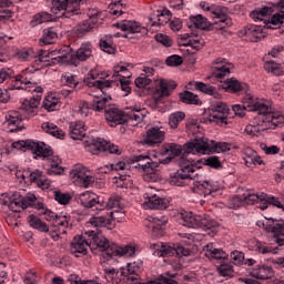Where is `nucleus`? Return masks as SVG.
<instances>
[{
    "instance_id": "41",
    "label": "nucleus",
    "mask_w": 284,
    "mask_h": 284,
    "mask_svg": "<svg viewBox=\"0 0 284 284\" xmlns=\"http://www.w3.org/2000/svg\"><path fill=\"white\" fill-rule=\"evenodd\" d=\"M94 26H97V21L94 20H85L78 26L73 28L74 34H78L79 37H83L88 34L91 30L94 29Z\"/></svg>"
},
{
    "instance_id": "36",
    "label": "nucleus",
    "mask_w": 284,
    "mask_h": 284,
    "mask_svg": "<svg viewBox=\"0 0 284 284\" xmlns=\"http://www.w3.org/2000/svg\"><path fill=\"white\" fill-rule=\"evenodd\" d=\"M186 26L191 30H207V28H210V22L207 21V18L203 17L202 14H197L192 16L190 18V21H187Z\"/></svg>"
},
{
    "instance_id": "30",
    "label": "nucleus",
    "mask_w": 284,
    "mask_h": 284,
    "mask_svg": "<svg viewBox=\"0 0 284 284\" xmlns=\"http://www.w3.org/2000/svg\"><path fill=\"white\" fill-rule=\"evenodd\" d=\"M85 227H95V230H88L87 232H99V227H106V230H112V221L105 219V216H93L85 223Z\"/></svg>"
},
{
    "instance_id": "54",
    "label": "nucleus",
    "mask_w": 284,
    "mask_h": 284,
    "mask_svg": "<svg viewBox=\"0 0 284 284\" xmlns=\"http://www.w3.org/2000/svg\"><path fill=\"white\" fill-rule=\"evenodd\" d=\"M17 58L20 61H32V59H37V53L34 49H21L17 52Z\"/></svg>"
},
{
    "instance_id": "1",
    "label": "nucleus",
    "mask_w": 284,
    "mask_h": 284,
    "mask_svg": "<svg viewBox=\"0 0 284 284\" xmlns=\"http://www.w3.org/2000/svg\"><path fill=\"white\" fill-rule=\"evenodd\" d=\"M34 85H37V82L31 78V71L29 69L16 77L13 90H28V92H36V95L30 98V100H24L18 111L9 112L6 116L8 125L19 128L21 121H26V119H30V116H37L39 105L41 104L43 89Z\"/></svg>"
},
{
    "instance_id": "50",
    "label": "nucleus",
    "mask_w": 284,
    "mask_h": 284,
    "mask_svg": "<svg viewBox=\"0 0 284 284\" xmlns=\"http://www.w3.org/2000/svg\"><path fill=\"white\" fill-rule=\"evenodd\" d=\"M170 19H172V11L169 9H163L159 14H158V22L150 20L152 26H165V23L170 22Z\"/></svg>"
},
{
    "instance_id": "8",
    "label": "nucleus",
    "mask_w": 284,
    "mask_h": 284,
    "mask_svg": "<svg viewBox=\"0 0 284 284\" xmlns=\"http://www.w3.org/2000/svg\"><path fill=\"white\" fill-rule=\"evenodd\" d=\"M182 225L185 227L201 229L204 232L211 230L212 234H216V227H219V222H215L207 214L195 215L192 212H184L181 214Z\"/></svg>"
},
{
    "instance_id": "44",
    "label": "nucleus",
    "mask_w": 284,
    "mask_h": 284,
    "mask_svg": "<svg viewBox=\"0 0 284 284\" xmlns=\"http://www.w3.org/2000/svg\"><path fill=\"white\" fill-rule=\"evenodd\" d=\"M195 90L203 92L204 94H209L210 97H214V99H221V94L216 91V88L203 83V82H193Z\"/></svg>"
},
{
    "instance_id": "61",
    "label": "nucleus",
    "mask_w": 284,
    "mask_h": 284,
    "mask_svg": "<svg viewBox=\"0 0 284 284\" xmlns=\"http://www.w3.org/2000/svg\"><path fill=\"white\" fill-rule=\"evenodd\" d=\"M220 276H234V267L230 264H221L217 267Z\"/></svg>"
},
{
    "instance_id": "33",
    "label": "nucleus",
    "mask_w": 284,
    "mask_h": 284,
    "mask_svg": "<svg viewBox=\"0 0 284 284\" xmlns=\"http://www.w3.org/2000/svg\"><path fill=\"white\" fill-rule=\"evenodd\" d=\"M263 230L266 232H271L274 236H281L284 232V221L283 220H274L267 219L266 223H263Z\"/></svg>"
},
{
    "instance_id": "28",
    "label": "nucleus",
    "mask_w": 284,
    "mask_h": 284,
    "mask_svg": "<svg viewBox=\"0 0 284 284\" xmlns=\"http://www.w3.org/2000/svg\"><path fill=\"white\" fill-rule=\"evenodd\" d=\"M30 152L34 154V156H40V159H48L51 154H54L52 148L44 142H36L31 140L29 144Z\"/></svg>"
},
{
    "instance_id": "6",
    "label": "nucleus",
    "mask_w": 284,
    "mask_h": 284,
    "mask_svg": "<svg viewBox=\"0 0 284 284\" xmlns=\"http://www.w3.org/2000/svg\"><path fill=\"white\" fill-rule=\"evenodd\" d=\"M87 0H53L51 12L54 14L55 19H72L77 21L81 14H83V9L81 8Z\"/></svg>"
},
{
    "instance_id": "38",
    "label": "nucleus",
    "mask_w": 284,
    "mask_h": 284,
    "mask_svg": "<svg viewBox=\"0 0 284 284\" xmlns=\"http://www.w3.org/2000/svg\"><path fill=\"white\" fill-rule=\"evenodd\" d=\"M251 276H253V278L267 281V278L274 276V272L272 271V266H256L255 268L252 270Z\"/></svg>"
},
{
    "instance_id": "31",
    "label": "nucleus",
    "mask_w": 284,
    "mask_h": 284,
    "mask_svg": "<svg viewBox=\"0 0 284 284\" xmlns=\"http://www.w3.org/2000/svg\"><path fill=\"white\" fill-rule=\"evenodd\" d=\"M43 215L49 223H52L53 227H59V225H61L62 227H69L70 225V222L68 221V216L65 215L61 216L54 213L53 211H51L50 209H47L43 212Z\"/></svg>"
},
{
    "instance_id": "32",
    "label": "nucleus",
    "mask_w": 284,
    "mask_h": 284,
    "mask_svg": "<svg viewBox=\"0 0 284 284\" xmlns=\"http://www.w3.org/2000/svg\"><path fill=\"white\" fill-rule=\"evenodd\" d=\"M204 256L206 258H215V261H225L227 258V253L223 248L214 247L213 243H209L203 246Z\"/></svg>"
},
{
    "instance_id": "27",
    "label": "nucleus",
    "mask_w": 284,
    "mask_h": 284,
    "mask_svg": "<svg viewBox=\"0 0 284 284\" xmlns=\"http://www.w3.org/2000/svg\"><path fill=\"white\" fill-rule=\"evenodd\" d=\"M212 14H213L215 26L220 24L221 30H223L225 28H230V26H232V18H230V17H227V14H225L224 7H221V6L215 7L212 10Z\"/></svg>"
},
{
    "instance_id": "64",
    "label": "nucleus",
    "mask_w": 284,
    "mask_h": 284,
    "mask_svg": "<svg viewBox=\"0 0 284 284\" xmlns=\"http://www.w3.org/2000/svg\"><path fill=\"white\" fill-rule=\"evenodd\" d=\"M14 77V71L10 68H1L0 69V83H4V81H10V78Z\"/></svg>"
},
{
    "instance_id": "4",
    "label": "nucleus",
    "mask_w": 284,
    "mask_h": 284,
    "mask_svg": "<svg viewBox=\"0 0 284 284\" xmlns=\"http://www.w3.org/2000/svg\"><path fill=\"white\" fill-rule=\"evenodd\" d=\"M187 154H196L199 156L203 154H214L220 152H230V143L215 142L207 138L195 139L185 144Z\"/></svg>"
},
{
    "instance_id": "43",
    "label": "nucleus",
    "mask_w": 284,
    "mask_h": 284,
    "mask_svg": "<svg viewBox=\"0 0 284 284\" xmlns=\"http://www.w3.org/2000/svg\"><path fill=\"white\" fill-rule=\"evenodd\" d=\"M90 95L93 97L91 108L95 112H101L102 110L105 111V109L108 108V106H105L108 101H110V99H112L111 97H109V98L108 97H99V95H95L94 93H90Z\"/></svg>"
},
{
    "instance_id": "56",
    "label": "nucleus",
    "mask_w": 284,
    "mask_h": 284,
    "mask_svg": "<svg viewBox=\"0 0 284 284\" xmlns=\"http://www.w3.org/2000/svg\"><path fill=\"white\" fill-rule=\"evenodd\" d=\"M61 82L69 88H77L79 85V81L77 80V75L72 73H63L61 77Z\"/></svg>"
},
{
    "instance_id": "29",
    "label": "nucleus",
    "mask_w": 284,
    "mask_h": 284,
    "mask_svg": "<svg viewBox=\"0 0 284 284\" xmlns=\"http://www.w3.org/2000/svg\"><path fill=\"white\" fill-rule=\"evenodd\" d=\"M193 185H195L203 196H210L214 194V192H219V190H221V185L212 181H194Z\"/></svg>"
},
{
    "instance_id": "15",
    "label": "nucleus",
    "mask_w": 284,
    "mask_h": 284,
    "mask_svg": "<svg viewBox=\"0 0 284 284\" xmlns=\"http://www.w3.org/2000/svg\"><path fill=\"white\" fill-rule=\"evenodd\" d=\"M243 105L248 112H256L261 114H276L272 111V106L265 102H258L252 94H246L243 98Z\"/></svg>"
},
{
    "instance_id": "47",
    "label": "nucleus",
    "mask_w": 284,
    "mask_h": 284,
    "mask_svg": "<svg viewBox=\"0 0 284 284\" xmlns=\"http://www.w3.org/2000/svg\"><path fill=\"white\" fill-rule=\"evenodd\" d=\"M179 97L180 101H182V103H186V105H201V99H199V95L190 91H184L180 93Z\"/></svg>"
},
{
    "instance_id": "58",
    "label": "nucleus",
    "mask_w": 284,
    "mask_h": 284,
    "mask_svg": "<svg viewBox=\"0 0 284 284\" xmlns=\"http://www.w3.org/2000/svg\"><path fill=\"white\" fill-rule=\"evenodd\" d=\"M27 176H29V181L31 183L38 184L43 176V172L39 170H36L33 172L27 171L26 173L22 174V179H26Z\"/></svg>"
},
{
    "instance_id": "13",
    "label": "nucleus",
    "mask_w": 284,
    "mask_h": 284,
    "mask_svg": "<svg viewBox=\"0 0 284 284\" xmlns=\"http://www.w3.org/2000/svg\"><path fill=\"white\" fill-rule=\"evenodd\" d=\"M230 114V108L225 102H216L211 108L209 115L210 123H216V125H227V116Z\"/></svg>"
},
{
    "instance_id": "7",
    "label": "nucleus",
    "mask_w": 284,
    "mask_h": 284,
    "mask_svg": "<svg viewBox=\"0 0 284 284\" xmlns=\"http://www.w3.org/2000/svg\"><path fill=\"white\" fill-rule=\"evenodd\" d=\"M186 154L190 153H187L184 144V154L178 160V165H180V169L170 174L172 185H176L178 187L185 185V181H194V179L199 176V173H196V166H194L196 162L185 158Z\"/></svg>"
},
{
    "instance_id": "34",
    "label": "nucleus",
    "mask_w": 284,
    "mask_h": 284,
    "mask_svg": "<svg viewBox=\"0 0 284 284\" xmlns=\"http://www.w3.org/2000/svg\"><path fill=\"white\" fill-rule=\"evenodd\" d=\"M62 172L63 169L61 166V159L52 153L49 158H47V173L50 176H57Z\"/></svg>"
},
{
    "instance_id": "39",
    "label": "nucleus",
    "mask_w": 284,
    "mask_h": 284,
    "mask_svg": "<svg viewBox=\"0 0 284 284\" xmlns=\"http://www.w3.org/2000/svg\"><path fill=\"white\" fill-rule=\"evenodd\" d=\"M43 108L48 112H54L61 108V100L57 97V93H50L43 100Z\"/></svg>"
},
{
    "instance_id": "60",
    "label": "nucleus",
    "mask_w": 284,
    "mask_h": 284,
    "mask_svg": "<svg viewBox=\"0 0 284 284\" xmlns=\"http://www.w3.org/2000/svg\"><path fill=\"white\" fill-rule=\"evenodd\" d=\"M165 63L170 68H179V65L183 64V58L181 55L173 54L166 58Z\"/></svg>"
},
{
    "instance_id": "20",
    "label": "nucleus",
    "mask_w": 284,
    "mask_h": 284,
    "mask_svg": "<svg viewBox=\"0 0 284 284\" xmlns=\"http://www.w3.org/2000/svg\"><path fill=\"white\" fill-rule=\"evenodd\" d=\"M232 68H234V65H232L225 58H216L212 62L213 77H215V79L230 77Z\"/></svg>"
},
{
    "instance_id": "5",
    "label": "nucleus",
    "mask_w": 284,
    "mask_h": 284,
    "mask_svg": "<svg viewBox=\"0 0 284 284\" xmlns=\"http://www.w3.org/2000/svg\"><path fill=\"white\" fill-rule=\"evenodd\" d=\"M284 116L278 113H265L260 114L253 119V123L246 125L245 132L250 136H256L260 132H265V130H275L278 125H283Z\"/></svg>"
},
{
    "instance_id": "40",
    "label": "nucleus",
    "mask_w": 284,
    "mask_h": 284,
    "mask_svg": "<svg viewBox=\"0 0 284 284\" xmlns=\"http://www.w3.org/2000/svg\"><path fill=\"white\" fill-rule=\"evenodd\" d=\"M42 130L43 132H45L47 134H51V136H54L55 139H65V132L57 126L54 123H42Z\"/></svg>"
},
{
    "instance_id": "57",
    "label": "nucleus",
    "mask_w": 284,
    "mask_h": 284,
    "mask_svg": "<svg viewBox=\"0 0 284 284\" xmlns=\"http://www.w3.org/2000/svg\"><path fill=\"white\" fill-rule=\"evenodd\" d=\"M9 207L12 212H21L23 210V202L21 195L13 194V199L10 201Z\"/></svg>"
},
{
    "instance_id": "35",
    "label": "nucleus",
    "mask_w": 284,
    "mask_h": 284,
    "mask_svg": "<svg viewBox=\"0 0 284 284\" xmlns=\"http://www.w3.org/2000/svg\"><path fill=\"white\" fill-rule=\"evenodd\" d=\"M69 134L73 141H81L85 136V122L78 121L69 124Z\"/></svg>"
},
{
    "instance_id": "59",
    "label": "nucleus",
    "mask_w": 284,
    "mask_h": 284,
    "mask_svg": "<svg viewBox=\"0 0 284 284\" xmlns=\"http://www.w3.org/2000/svg\"><path fill=\"white\" fill-rule=\"evenodd\" d=\"M71 196L69 193H62L61 191L54 192V200L60 203V205H68L71 201Z\"/></svg>"
},
{
    "instance_id": "3",
    "label": "nucleus",
    "mask_w": 284,
    "mask_h": 284,
    "mask_svg": "<svg viewBox=\"0 0 284 284\" xmlns=\"http://www.w3.org/2000/svg\"><path fill=\"white\" fill-rule=\"evenodd\" d=\"M88 247L90 250H100L102 252L105 250V237L99 231H85L83 235L74 236L71 242L70 252L79 258V254H88Z\"/></svg>"
},
{
    "instance_id": "25",
    "label": "nucleus",
    "mask_w": 284,
    "mask_h": 284,
    "mask_svg": "<svg viewBox=\"0 0 284 284\" xmlns=\"http://www.w3.org/2000/svg\"><path fill=\"white\" fill-rule=\"evenodd\" d=\"M122 32H128L129 34H148V29L142 27L139 22L132 20H124L116 24Z\"/></svg>"
},
{
    "instance_id": "51",
    "label": "nucleus",
    "mask_w": 284,
    "mask_h": 284,
    "mask_svg": "<svg viewBox=\"0 0 284 284\" xmlns=\"http://www.w3.org/2000/svg\"><path fill=\"white\" fill-rule=\"evenodd\" d=\"M264 70L275 77H281L283 74V67L274 61L265 62Z\"/></svg>"
},
{
    "instance_id": "26",
    "label": "nucleus",
    "mask_w": 284,
    "mask_h": 284,
    "mask_svg": "<svg viewBox=\"0 0 284 284\" xmlns=\"http://www.w3.org/2000/svg\"><path fill=\"white\" fill-rule=\"evenodd\" d=\"M79 201L80 205L87 209L95 207V210H99V207H101V197L90 191L81 193L79 196Z\"/></svg>"
},
{
    "instance_id": "63",
    "label": "nucleus",
    "mask_w": 284,
    "mask_h": 284,
    "mask_svg": "<svg viewBox=\"0 0 284 284\" xmlns=\"http://www.w3.org/2000/svg\"><path fill=\"white\" fill-rule=\"evenodd\" d=\"M68 226H61L58 225L55 227L52 226L50 236L51 239H53V241H59V236H61V234H67Z\"/></svg>"
},
{
    "instance_id": "12",
    "label": "nucleus",
    "mask_w": 284,
    "mask_h": 284,
    "mask_svg": "<svg viewBox=\"0 0 284 284\" xmlns=\"http://www.w3.org/2000/svg\"><path fill=\"white\" fill-rule=\"evenodd\" d=\"M141 262L128 263L125 267L120 268V281H124L126 284H141Z\"/></svg>"
},
{
    "instance_id": "10",
    "label": "nucleus",
    "mask_w": 284,
    "mask_h": 284,
    "mask_svg": "<svg viewBox=\"0 0 284 284\" xmlns=\"http://www.w3.org/2000/svg\"><path fill=\"white\" fill-rule=\"evenodd\" d=\"M144 210H168L170 202L156 194V189L145 186L143 190Z\"/></svg>"
},
{
    "instance_id": "46",
    "label": "nucleus",
    "mask_w": 284,
    "mask_h": 284,
    "mask_svg": "<svg viewBox=\"0 0 284 284\" xmlns=\"http://www.w3.org/2000/svg\"><path fill=\"white\" fill-rule=\"evenodd\" d=\"M253 250L257 252V254H277L278 248H274L267 243L261 242V241H254L253 242Z\"/></svg>"
},
{
    "instance_id": "18",
    "label": "nucleus",
    "mask_w": 284,
    "mask_h": 284,
    "mask_svg": "<svg viewBox=\"0 0 284 284\" xmlns=\"http://www.w3.org/2000/svg\"><path fill=\"white\" fill-rule=\"evenodd\" d=\"M165 225H168V217L161 216V217H150L146 221V229L149 234L153 236V239H161L163 234H165Z\"/></svg>"
},
{
    "instance_id": "11",
    "label": "nucleus",
    "mask_w": 284,
    "mask_h": 284,
    "mask_svg": "<svg viewBox=\"0 0 284 284\" xmlns=\"http://www.w3.org/2000/svg\"><path fill=\"white\" fill-rule=\"evenodd\" d=\"M132 161H148L144 179L145 181L156 182L159 181L160 165H168V163H171L172 156H168L159 162H154L148 155H134Z\"/></svg>"
},
{
    "instance_id": "62",
    "label": "nucleus",
    "mask_w": 284,
    "mask_h": 284,
    "mask_svg": "<svg viewBox=\"0 0 284 284\" xmlns=\"http://www.w3.org/2000/svg\"><path fill=\"white\" fill-rule=\"evenodd\" d=\"M136 88L145 89L150 83H152V79L148 78L145 74H141L139 78L134 81Z\"/></svg>"
},
{
    "instance_id": "49",
    "label": "nucleus",
    "mask_w": 284,
    "mask_h": 284,
    "mask_svg": "<svg viewBox=\"0 0 284 284\" xmlns=\"http://www.w3.org/2000/svg\"><path fill=\"white\" fill-rule=\"evenodd\" d=\"M121 206V196L119 195H111L108 199V202H100V207H98L100 211L101 210H114L116 207Z\"/></svg>"
},
{
    "instance_id": "48",
    "label": "nucleus",
    "mask_w": 284,
    "mask_h": 284,
    "mask_svg": "<svg viewBox=\"0 0 284 284\" xmlns=\"http://www.w3.org/2000/svg\"><path fill=\"white\" fill-rule=\"evenodd\" d=\"M29 225L39 232H50V226L36 215H29Z\"/></svg>"
},
{
    "instance_id": "16",
    "label": "nucleus",
    "mask_w": 284,
    "mask_h": 284,
    "mask_svg": "<svg viewBox=\"0 0 284 284\" xmlns=\"http://www.w3.org/2000/svg\"><path fill=\"white\" fill-rule=\"evenodd\" d=\"M89 152L91 154H99L100 152H108L109 154H121L122 150L119 145L110 143L101 138H95L89 145Z\"/></svg>"
},
{
    "instance_id": "21",
    "label": "nucleus",
    "mask_w": 284,
    "mask_h": 284,
    "mask_svg": "<svg viewBox=\"0 0 284 284\" xmlns=\"http://www.w3.org/2000/svg\"><path fill=\"white\" fill-rule=\"evenodd\" d=\"M97 77H99V74H97V72L91 71L88 73L84 83H87V85L89 88H97V90H100L102 92V94H106L108 90H110V88H112V83H114V80L110 81V80H95Z\"/></svg>"
},
{
    "instance_id": "2",
    "label": "nucleus",
    "mask_w": 284,
    "mask_h": 284,
    "mask_svg": "<svg viewBox=\"0 0 284 284\" xmlns=\"http://www.w3.org/2000/svg\"><path fill=\"white\" fill-rule=\"evenodd\" d=\"M104 119L111 128L116 125H123L129 123L133 128L139 125L145 119V113L141 112V109H131L128 111H121L115 104L108 105L104 110Z\"/></svg>"
},
{
    "instance_id": "17",
    "label": "nucleus",
    "mask_w": 284,
    "mask_h": 284,
    "mask_svg": "<svg viewBox=\"0 0 284 284\" xmlns=\"http://www.w3.org/2000/svg\"><path fill=\"white\" fill-rule=\"evenodd\" d=\"M70 179L80 187H90L91 183H94V178L92 175H88L85 166L82 165L74 166L71 170Z\"/></svg>"
},
{
    "instance_id": "23",
    "label": "nucleus",
    "mask_w": 284,
    "mask_h": 284,
    "mask_svg": "<svg viewBox=\"0 0 284 284\" xmlns=\"http://www.w3.org/2000/svg\"><path fill=\"white\" fill-rule=\"evenodd\" d=\"M222 88L223 90H225V92H231L232 94H239L241 92L250 91V85H247V83L245 82L236 80V78H230L225 80L222 83Z\"/></svg>"
},
{
    "instance_id": "53",
    "label": "nucleus",
    "mask_w": 284,
    "mask_h": 284,
    "mask_svg": "<svg viewBox=\"0 0 284 284\" xmlns=\"http://www.w3.org/2000/svg\"><path fill=\"white\" fill-rule=\"evenodd\" d=\"M49 21H54V17L45 11L39 12L33 17V26H41V23H48Z\"/></svg>"
},
{
    "instance_id": "37",
    "label": "nucleus",
    "mask_w": 284,
    "mask_h": 284,
    "mask_svg": "<svg viewBox=\"0 0 284 284\" xmlns=\"http://www.w3.org/2000/svg\"><path fill=\"white\" fill-rule=\"evenodd\" d=\"M36 54H37L36 59H38V61L42 63V65L44 67L52 65L54 61L59 63V60H57L59 55L54 58V55L57 54V51L48 52L43 50H37Z\"/></svg>"
},
{
    "instance_id": "22",
    "label": "nucleus",
    "mask_w": 284,
    "mask_h": 284,
    "mask_svg": "<svg viewBox=\"0 0 284 284\" xmlns=\"http://www.w3.org/2000/svg\"><path fill=\"white\" fill-rule=\"evenodd\" d=\"M176 88V84L173 81L162 80L156 87V92L153 95L155 105L163 103L165 97H170V92Z\"/></svg>"
},
{
    "instance_id": "55",
    "label": "nucleus",
    "mask_w": 284,
    "mask_h": 284,
    "mask_svg": "<svg viewBox=\"0 0 284 284\" xmlns=\"http://www.w3.org/2000/svg\"><path fill=\"white\" fill-rule=\"evenodd\" d=\"M100 48L103 52H106V54H114L116 49L112 45V36H106L104 40L102 39L100 41Z\"/></svg>"
},
{
    "instance_id": "24",
    "label": "nucleus",
    "mask_w": 284,
    "mask_h": 284,
    "mask_svg": "<svg viewBox=\"0 0 284 284\" xmlns=\"http://www.w3.org/2000/svg\"><path fill=\"white\" fill-rule=\"evenodd\" d=\"M165 141V132L161 131V129L153 126L146 131V135L144 138V144L149 145V148H153V145H159Z\"/></svg>"
},
{
    "instance_id": "9",
    "label": "nucleus",
    "mask_w": 284,
    "mask_h": 284,
    "mask_svg": "<svg viewBox=\"0 0 284 284\" xmlns=\"http://www.w3.org/2000/svg\"><path fill=\"white\" fill-rule=\"evenodd\" d=\"M58 54L59 55L55 59L59 63L77 67L79 65V61H88V59L92 57V43H82L77 50L75 57L70 52L62 50H59Z\"/></svg>"
},
{
    "instance_id": "52",
    "label": "nucleus",
    "mask_w": 284,
    "mask_h": 284,
    "mask_svg": "<svg viewBox=\"0 0 284 284\" xmlns=\"http://www.w3.org/2000/svg\"><path fill=\"white\" fill-rule=\"evenodd\" d=\"M185 120V113L182 111H176L169 116V125L172 130L179 128V123Z\"/></svg>"
},
{
    "instance_id": "14",
    "label": "nucleus",
    "mask_w": 284,
    "mask_h": 284,
    "mask_svg": "<svg viewBox=\"0 0 284 284\" xmlns=\"http://www.w3.org/2000/svg\"><path fill=\"white\" fill-rule=\"evenodd\" d=\"M136 248L132 245H126L124 247L118 246L116 244L110 243L108 239L104 241L103 255L108 258H114V256H134Z\"/></svg>"
},
{
    "instance_id": "42",
    "label": "nucleus",
    "mask_w": 284,
    "mask_h": 284,
    "mask_svg": "<svg viewBox=\"0 0 284 284\" xmlns=\"http://www.w3.org/2000/svg\"><path fill=\"white\" fill-rule=\"evenodd\" d=\"M176 273L166 272L158 275L154 280L150 281L148 284H179L176 282Z\"/></svg>"
},
{
    "instance_id": "45",
    "label": "nucleus",
    "mask_w": 284,
    "mask_h": 284,
    "mask_svg": "<svg viewBox=\"0 0 284 284\" xmlns=\"http://www.w3.org/2000/svg\"><path fill=\"white\" fill-rule=\"evenodd\" d=\"M57 37V30L54 28L44 29L43 34L39 40V43L40 45H52Z\"/></svg>"
},
{
    "instance_id": "19",
    "label": "nucleus",
    "mask_w": 284,
    "mask_h": 284,
    "mask_svg": "<svg viewBox=\"0 0 284 284\" xmlns=\"http://www.w3.org/2000/svg\"><path fill=\"white\" fill-rule=\"evenodd\" d=\"M239 37H245V40L251 41V43H258L261 39H265L263 27L256 24L246 26L243 30L239 31Z\"/></svg>"
}]
</instances>
